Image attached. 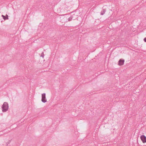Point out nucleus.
Listing matches in <instances>:
<instances>
[{"instance_id":"obj_1","label":"nucleus","mask_w":146,"mask_h":146,"mask_svg":"<svg viewBox=\"0 0 146 146\" xmlns=\"http://www.w3.org/2000/svg\"><path fill=\"white\" fill-rule=\"evenodd\" d=\"M2 111L5 112L7 111L8 110L9 105L7 103L5 102L3 103L1 107Z\"/></svg>"},{"instance_id":"obj_2","label":"nucleus","mask_w":146,"mask_h":146,"mask_svg":"<svg viewBox=\"0 0 146 146\" xmlns=\"http://www.w3.org/2000/svg\"><path fill=\"white\" fill-rule=\"evenodd\" d=\"M42 101L44 103L47 102V99L46 97V94L45 93H43L42 94Z\"/></svg>"},{"instance_id":"obj_3","label":"nucleus","mask_w":146,"mask_h":146,"mask_svg":"<svg viewBox=\"0 0 146 146\" xmlns=\"http://www.w3.org/2000/svg\"><path fill=\"white\" fill-rule=\"evenodd\" d=\"M125 60L123 59H120L118 62V64L119 66L123 65L124 64Z\"/></svg>"},{"instance_id":"obj_4","label":"nucleus","mask_w":146,"mask_h":146,"mask_svg":"<svg viewBox=\"0 0 146 146\" xmlns=\"http://www.w3.org/2000/svg\"><path fill=\"white\" fill-rule=\"evenodd\" d=\"M141 139L143 143L146 142V137L144 135H142L141 136Z\"/></svg>"},{"instance_id":"obj_5","label":"nucleus","mask_w":146,"mask_h":146,"mask_svg":"<svg viewBox=\"0 0 146 146\" xmlns=\"http://www.w3.org/2000/svg\"><path fill=\"white\" fill-rule=\"evenodd\" d=\"M7 18H6V17H5V16H4L3 15H2V16L3 17V18L5 20L6 19H8V15H7Z\"/></svg>"},{"instance_id":"obj_6","label":"nucleus","mask_w":146,"mask_h":146,"mask_svg":"<svg viewBox=\"0 0 146 146\" xmlns=\"http://www.w3.org/2000/svg\"><path fill=\"white\" fill-rule=\"evenodd\" d=\"M105 13V11L104 10L102 12H101V15H103L104 14V13Z\"/></svg>"},{"instance_id":"obj_7","label":"nucleus","mask_w":146,"mask_h":146,"mask_svg":"<svg viewBox=\"0 0 146 146\" xmlns=\"http://www.w3.org/2000/svg\"><path fill=\"white\" fill-rule=\"evenodd\" d=\"M144 40L145 42H146V37L144 39Z\"/></svg>"}]
</instances>
